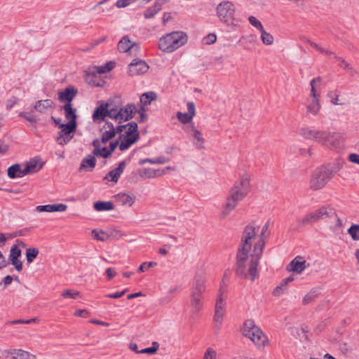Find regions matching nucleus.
Returning <instances> with one entry per match:
<instances>
[{
	"mask_svg": "<svg viewBox=\"0 0 359 359\" xmlns=\"http://www.w3.org/2000/svg\"><path fill=\"white\" fill-rule=\"evenodd\" d=\"M317 297V293L316 290H311L307 294H306L303 299V304H309L313 302Z\"/></svg>",
	"mask_w": 359,
	"mask_h": 359,
	"instance_id": "49530a36",
	"label": "nucleus"
},
{
	"mask_svg": "<svg viewBox=\"0 0 359 359\" xmlns=\"http://www.w3.org/2000/svg\"><path fill=\"white\" fill-rule=\"evenodd\" d=\"M320 220L319 215H318L317 210L306 214L302 219H299L298 222L301 226H304L308 224H311Z\"/></svg>",
	"mask_w": 359,
	"mask_h": 359,
	"instance_id": "72a5a7b5",
	"label": "nucleus"
},
{
	"mask_svg": "<svg viewBox=\"0 0 359 359\" xmlns=\"http://www.w3.org/2000/svg\"><path fill=\"white\" fill-rule=\"evenodd\" d=\"M192 129L194 133L193 137L196 140V142L194 143L197 149H201L203 148L204 143V139L203 137L202 133L201 131L195 129L194 126H192Z\"/></svg>",
	"mask_w": 359,
	"mask_h": 359,
	"instance_id": "58836bf2",
	"label": "nucleus"
},
{
	"mask_svg": "<svg viewBox=\"0 0 359 359\" xmlns=\"http://www.w3.org/2000/svg\"><path fill=\"white\" fill-rule=\"evenodd\" d=\"M93 208L96 211H109L114 208V204L111 201H96L93 204Z\"/></svg>",
	"mask_w": 359,
	"mask_h": 359,
	"instance_id": "f704fd0d",
	"label": "nucleus"
},
{
	"mask_svg": "<svg viewBox=\"0 0 359 359\" xmlns=\"http://www.w3.org/2000/svg\"><path fill=\"white\" fill-rule=\"evenodd\" d=\"M250 182L247 177H243L241 180L236 182L229 191L226 198L223 210L221 212L222 218H225L237 206L249 192Z\"/></svg>",
	"mask_w": 359,
	"mask_h": 359,
	"instance_id": "7ed1b4c3",
	"label": "nucleus"
},
{
	"mask_svg": "<svg viewBox=\"0 0 359 359\" xmlns=\"http://www.w3.org/2000/svg\"><path fill=\"white\" fill-rule=\"evenodd\" d=\"M300 134L306 139L315 140L319 142L322 135H324V131L302 128L300 130Z\"/></svg>",
	"mask_w": 359,
	"mask_h": 359,
	"instance_id": "cd10ccee",
	"label": "nucleus"
},
{
	"mask_svg": "<svg viewBox=\"0 0 359 359\" xmlns=\"http://www.w3.org/2000/svg\"><path fill=\"white\" fill-rule=\"evenodd\" d=\"M74 315L79 317L86 318L88 316V312L86 310L78 309L75 311Z\"/></svg>",
	"mask_w": 359,
	"mask_h": 359,
	"instance_id": "69168bd1",
	"label": "nucleus"
},
{
	"mask_svg": "<svg viewBox=\"0 0 359 359\" xmlns=\"http://www.w3.org/2000/svg\"><path fill=\"white\" fill-rule=\"evenodd\" d=\"M105 273L107 276L108 280H111L116 275V273L114 269H113V268L107 269Z\"/></svg>",
	"mask_w": 359,
	"mask_h": 359,
	"instance_id": "680f3d73",
	"label": "nucleus"
},
{
	"mask_svg": "<svg viewBox=\"0 0 359 359\" xmlns=\"http://www.w3.org/2000/svg\"><path fill=\"white\" fill-rule=\"evenodd\" d=\"M236 7L234 4L229 1H223L216 7V15L219 20L225 25L229 26L233 24L234 20V13Z\"/></svg>",
	"mask_w": 359,
	"mask_h": 359,
	"instance_id": "1a4fd4ad",
	"label": "nucleus"
},
{
	"mask_svg": "<svg viewBox=\"0 0 359 359\" xmlns=\"http://www.w3.org/2000/svg\"><path fill=\"white\" fill-rule=\"evenodd\" d=\"M95 165L96 158L93 156L88 155V156L82 159L79 167V171H92L93 169L95 167Z\"/></svg>",
	"mask_w": 359,
	"mask_h": 359,
	"instance_id": "c756f323",
	"label": "nucleus"
},
{
	"mask_svg": "<svg viewBox=\"0 0 359 359\" xmlns=\"http://www.w3.org/2000/svg\"><path fill=\"white\" fill-rule=\"evenodd\" d=\"M205 278L203 272L196 273L191 289L190 306L193 316H198L203 306L205 291Z\"/></svg>",
	"mask_w": 359,
	"mask_h": 359,
	"instance_id": "20e7f679",
	"label": "nucleus"
},
{
	"mask_svg": "<svg viewBox=\"0 0 359 359\" xmlns=\"http://www.w3.org/2000/svg\"><path fill=\"white\" fill-rule=\"evenodd\" d=\"M248 20H249L250 23L253 27H255V28H257L259 31L262 30V29L264 28L262 25V23H261V22L259 20H258L255 17L250 16L249 18H248Z\"/></svg>",
	"mask_w": 359,
	"mask_h": 359,
	"instance_id": "864d4df0",
	"label": "nucleus"
},
{
	"mask_svg": "<svg viewBox=\"0 0 359 359\" xmlns=\"http://www.w3.org/2000/svg\"><path fill=\"white\" fill-rule=\"evenodd\" d=\"M306 43H309L311 46L316 49L317 50L320 51V53H324L325 48L320 47L317 43L311 41V40H306Z\"/></svg>",
	"mask_w": 359,
	"mask_h": 359,
	"instance_id": "0e129e2a",
	"label": "nucleus"
},
{
	"mask_svg": "<svg viewBox=\"0 0 359 359\" xmlns=\"http://www.w3.org/2000/svg\"><path fill=\"white\" fill-rule=\"evenodd\" d=\"M61 295L64 298L76 299L78 297V296L79 295V292L73 291L71 290H66L62 292Z\"/></svg>",
	"mask_w": 359,
	"mask_h": 359,
	"instance_id": "8fccbe9b",
	"label": "nucleus"
},
{
	"mask_svg": "<svg viewBox=\"0 0 359 359\" xmlns=\"http://www.w3.org/2000/svg\"><path fill=\"white\" fill-rule=\"evenodd\" d=\"M55 103L52 100L46 99L37 101L34 105V109L39 113H44L48 109H53Z\"/></svg>",
	"mask_w": 359,
	"mask_h": 359,
	"instance_id": "c85d7f7f",
	"label": "nucleus"
},
{
	"mask_svg": "<svg viewBox=\"0 0 359 359\" xmlns=\"http://www.w3.org/2000/svg\"><path fill=\"white\" fill-rule=\"evenodd\" d=\"M216 40H217L216 34L214 33H210L203 39V42L205 44L211 45V44H213L214 43H215Z\"/></svg>",
	"mask_w": 359,
	"mask_h": 359,
	"instance_id": "3c124183",
	"label": "nucleus"
},
{
	"mask_svg": "<svg viewBox=\"0 0 359 359\" xmlns=\"http://www.w3.org/2000/svg\"><path fill=\"white\" fill-rule=\"evenodd\" d=\"M138 173L142 177L147 178H154L158 176H161L165 174L164 170L161 169H153V168H144L143 170H140Z\"/></svg>",
	"mask_w": 359,
	"mask_h": 359,
	"instance_id": "7c9ffc66",
	"label": "nucleus"
},
{
	"mask_svg": "<svg viewBox=\"0 0 359 359\" xmlns=\"http://www.w3.org/2000/svg\"><path fill=\"white\" fill-rule=\"evenodd\" d=\"M335 59L336 60L339 62V65L346 70L351 66L346 61H345L343 58L340 57L335 56Z\"/></svg>",
	"mask_w": 359,
	"mask_h": 359,
	"instance_id": "bf43d9fd",
	"label": "nucleus"
},
{
	"mask_svg": "<svg viewBox=\"0 0 359 359\" xmlns=\"http://www.w3.org/2000/svg\"><path fill=\"white\" fill-rule=\"evenodd\" d=\"M60 128L61 130L57 133L56 142L59 145L64 146L73 138L72 133L75 132L76 126L67 123L60 124Z\"/></svg>",
	"mask_w": 359,
	"mask_h": 359,
	"instance_id": "ddd939ff",
	"label": "nucleus"
},
{
	"mask_svg": "<svg viewBox=\"0 0 359 359\" xmlns=\"http://www.w3.org/2000/svg\"><path fill=\"white\" fill-rule=\"evenodd\" d=\"M187 35L183 32H172L159 39L158 47L163 51L172 53L187 42Z\"/></svg>",
	"mask_w": 359,
	"mask_h": 359,
	"instance_id": "423d86ee",
	"label": "nucleus"
},
{
	"mask_svg": "<svg viewBox=\"0 0 359 359\" xmlns=\"http://www.w3.org/2000/svg\"><path fill=\"white\" fill-rule=\"evenodd\" d=\"M100 132L102 133L101 142L103 144H106L109 140L115 137L116 134L118 133L116 128L109 121L105 122L104 125L100 129Z\"/></svg>",
	"mask_w": 359,
	"mask_h": 359,
	"instance_id": "a211bd4d",
	"label": "nucleus"
},
{
	"mask_svg": "<svg viewBox=\"0 0 359 359\" xmlns=\"http://www.w3.org/2000/svg\"><path fill=\"white\" fill-rule=\"evenodd\" d=\"M158 344L156 341L153 342L152 343V346L151 347H149V348H143L142 350L140 351V353H147V354H154L156 352V351L158 350Z\"/></svg>",
	"mask_w": 359,
	"mask_h": 359,
	"instance_id": "09e8293b",
	"label": "nucleus"
},
{
	"mask_svg": "<svg viewBox=\"0 0 359 359\" xmlns=\"http://www.w3.org/2000/svg\"><path fill=\"white\" fill-rule=\"evenodd\" d=\"M170 0H156L154 5L147 8L144 12V17L146 19H151L155 16L163 8V6L169 3Z\"/></svg>",
	"mask_w": 359,
	"mask_h": 359,
	"instance_id": "412c9836",
	"label": "nucleus"
},
{
	"mask_svg": "<svg viewBox=\"0 0 359 359\" xmlns=\"http://www.w3.org/2000/svg\"><path fill=\"white\" fill-rule=\"evenodd\" d=\"M269 222H267L263 226H262V231H261V233L260 235L259 236V238H258V241L255 243V245H257L258 244H263V246H262V245H260L259 246V249L261 250V251L263 252V250L265 247V233L266 231H268L269 230Z\"/></svg>",
	"mask_w": 359,
	"mask_h": 359,
	"instance_id": "e433bc0d",
	"label": "nucleus"
},
{
	"mask_svg": "<svg viewBox=\"0 0 359 359\" xmlns=\"http://www.w3.org/2000/svg\"><path fill=\"white\" fill-rule=\"evenodd\" d=\"M8 176L11 179L22 177L26 175L25 168H22L20 164L15 163L12 165L8 168Z\"/></svg>",
	"mask_w": 359,
	"mask_h": 359,
	"instance_id": "393cba45",
	"label": "nucleus"
},
{
	"mask_svg": "<svg viewBox=\"0 0 359 359\" xmlns=\"http://www.w3.org/2000/svg\"><path fill=\"white\" fill-rule=\"evenodd\" d=\"M118 50L121 53L136 55L140 51V47L137 43L130 41L128 36H124L118 43Z\"/></svg>",
	"mask_w": 359,
	"mask_h": 359,
	"instance_id": "4468645a",
	"label": "nucleus"
},
{
	"mask_svg": "<svg viewBox=\"0 0 359 359\" xmlns=\"http://www.w3.org/2000/svg\"><path fill=\"white\" fill-rule=\"evenodd\" d=\"M348 232L354 241H359V224H353Z\"/></svg>",
	"mask_w": 359,
	"mask_h": 359,
	"instance_id": "a18cd8bd",
	"label": "nucleus"
},
{
	"mask_svg": "<svg viewBox=\"0 0 359 359\" xmlns=\"http://www.w3.org/2000/svg\"><path fill=\"white\" fill-rule=\"evenodd\" d=\"M149 65L144 60L139 58L134 59L128 65V72L131 76H136L146 73Z\"/></svg>",
	"mask_w": 359,
	"mask_h": 359,
	"instance_id": "dca6fc26",
	"label": "nucleus"
},
{
	"mask_svg": "<svg viewBox=\"0 0 359 359\" xmlns=\"http://www.w3.org/2000/svg\"><path fill=\"white\" fill-rule=\"evenodd\" d=\"M169 161V158L164 157V156H159L155 158H144L141 159L139 161V163L140 165H143L146 163H149L151 164H164L165 163H168Z\"/></svg>",
	"mask_w": 359,
	"mask_h": 359,
	"instance_id": "4c0bfd02",
	"label": "nucleus"
},
{
	"mask_svg": "<svg viewBox=\"0 0 359 359\" xmlns=\"http://www.w3.org/2000/svg\"><path fill=\"white\" fill-rule=\"evenodd\" d=\"M92 236L95 239L101 241H105L109 236L102 230L93 229L92 231Z\"/></svg>",
	"mask_w": 359,
	"mask_h": 359,
	"instance_id": "37998d69",
	"label": "nucleus"
},
{
	"mask_svg": "<svg viewBox=\"0 0 359 359\" xmlns=\"http://www.w3.org/2000/svg\"><path fill=\"white\" fill-rule=\"evenodd\" d=\"M339 139L340 135L339 134L324 131V135H322L319 142L330 149H334L339 146Z\"/></svg>",
	"mask_w": 359,
	"mask_h": 359,
	"instance_id": "2eb2a0df",
	"label": "nucleus"
},
{
	"mask_svg": "<svg viewBox=\"0 0 359 359\" xmlns=\"http://www.w3.org/2000/svg\"><path fill=\"white\" fill-rule=\"evenodd\" d=\"M12 265L14 266L15 269L18 271H21L22 270V262L19 260L18 258L17 259H9Z\"/></svg>",
	"mask_w": 359,
	"mask_h": 359,
	"instance_id": "6e6d98bb",
	"label": "nucleus"
},
{
	"mask_svg": "<svg viewBox=\"0 0 359 359\" xmlns=\"http://www.w3.org/2000/svg\"><path fill=\"white\" fill-rule=\"evenodd\" d=\"M216 352L212 348H208L205 353L203 359H216Z\"/></svg>",
	"mask_w": 359,
	"mask_h": 359,
	"instance_id": "4d7b16f0",
	"label": "nucleus"
},
{
	"mask_svg": "<svg viewBox=\"0 0 359 359\" xmlns=\"http://www.w3.org/2000/svg\"><path fill=\"white\" fill-rule=\"evenodd\" d=\"M116 130L118 133L126 130L125 135H119V140H121L119 145V149L121 151L128 149L132 144L136 142L140 137L137 123L135 121H131L126 125L118 126Z\"/></svg>",
	"mask_w": 359,
	"mask_h": 359,
	"instance_id": "0eeeda50",
	"label": "nucleus"
},
{
	"mask_svg": "<svg viewBox=\"0 0 359 359\" xmlns=\"http://www.w3.org/2000/svg\"><path fill=\"white\" fill-rule=\"evenodd\" d=\"M260 245L254 246L253 254L249 256V252L238 251L236 255V273L242 278L254 280L257 276V266L262 255V251L259 248Z\"/></svg>",
	"mask_w": 359,
	"mask_h": 359,
	"instance_id": "f03ea898",
	"label": "nucleus"
},
{
	"mask_svg": "<svg viewBox=\"0 0 359 359\" xmlns=\"http://www.w3.org/2000/svg\"><path fill=\"white\" fill-rule=\"evenodd\" d=\"M60 110H63L65 116L68 123L76 126V109L73 108L72 104H65L60 107Z\"/></svg>",
	"mask_w": 359,
	"mask_h": 359,
	"instance_id": "5701e85b",
	"label": "nucleus"
},
{
	"mask_svg": "<svg viewBox=\"0 0 359 359\" xmlns=\"http://www.w3.org/2000/svg\"><path fill=\"white\" fill-rule=\"evenodd\" d=\"M156 98V93L153 92L145 93L140 97V102L144 105L149 104L151 102Z\"/></svg>",
	"mask_w": 359,
	"mask_h": 359,
	"instance_id": "ea45409f",
	"label": "nucleus"
},
{
	"mask_svg": "<svg viewBox=\"0 0 359 359\" xmlns=\"http://www.w3.org/2000/svg\"><path fill=\"white\" fill-rule=\"evenodd\" d=\"M38 163L39 161L34 158L29 161L24 167L26 175L38 172L41 168V165L38 166Z\"/></svg>",
	"mask_w": 359,
	"mask_h": 359,
	"instance_id": "c9c22d12",
	"label": "nucleus"
},
{
	"mask_svg": "<svg viewBox=\"0 0 359 359\" xmlns=\"http://www.w3.org/2000/svg\"><path fill=\"white\" fill-rule=\"evenodd\" d=\"M4 355L11 359H29L30 353L22 349L9 348L4 351Z\"/></svg>",
	"mask_w": 359,
	"mask_h": 359,
	"instance_id": "4be33fe9",
	"label": "nucleus"
},
{
	"mask_svg": "<svg viewBox=\"0 0 359 359\" xmlns=\"http://www.w3.org/2000/svg\"><path fill=\"white\" fill-rule=\"evenodd\" d=\"M257 229L258 226H255L253 222L250 223L245 227L238 251L250 252L252 243L256 238Z\"/></svg>",
	"mask_w": 359,
	"mask_h": 359,
	"instance_id": "9b49d317",
	"label": "nucleus"
},
{
	"mask_svg": "<svg viewBox=\"0 0 359 359\" xmlns=\"http://www.w3.org/2000/svg\"><path fill=\"white\" fill-rule=\"evenodd\" d=\"M306 262L304 257L301 256H297L294 258L289 265L287 266V269L289 271H293L298 274L302 273L306 268Z\"/></svg>",
	"mask_w": 359,
	"mask_h": 359,
	"instance_id": "6ab92c4d",
	"label": "nucleus"
},
{
	"mask_svg": "<svg viewBox=\"0 0 359 359\" xmlns=\"http://www.w3.org/2000/svg\"><path fill=\"white\" fill-rule=\"evenodd\" d=\"M337 172L334 168L330 166L318 168L311 176L310 188L315 191L323 189Z\"/></svg>",
	"mask_w": 359,
	"mask_h": 359,
	"instance_id": "6e6552de",
	"label": "nucleus"
},
{
	"mask_svg": "<svg viewBox=\"0 0 359 359\" xmlns=\"http://www.w3.org/2000/svg\"><path fill=\"white\" fill-rule=\"evenodd\" d=\"M115 197L122 205L132 206L135 201V196L133 194L126 193H119Z\"/></svg>",
	"mask_w": 359,
	"mask_h": 359,
	"instance_id": "473e14b6",
	"label": "nucleus"
},
{
	"mask_svg": "<svg viewBox=\"0 0 359 359\" xmlns=\"http://www.w3.org/2000/svg\"><path fill=\"white\" fill-rule=\"evenodd\" d=\"M37 321H38V319L36 318H31L29 320L19 319V320L8 321V323H11V324H20V323L32 324V323H36Z\"/></svg>",
	"mask_w": 359,
	"mask_h": 359,
	"instance_id": "5fc2aeb1",
	"label": "nucleus"
},
{
	"mask_svg": "<svg viewBox=\"0 0 359 359\" xmlns=\"http://www.w3.org/2000/svg\"><path fill=\"white\" fill-rule=\"evenodd\" d=\"M93 154L95 156H102L103 158H108L111 154V151L107 147L93 149Z\"/></svg>",
	"mask_w": 359,
	"mask_h": 359,
	"instance_id": "c03bdc74",
	"label": "nucleus"
},
{
	"mask_svg": "<svg viewBox=\"0 0 359 359\" xmlns=\"http://www.w3.org/2000/svg\"><path fill=\"white\" fill-rule=\"evenodd\" d=\"M348 160L352 163L359 165V155L357 154H350L348 156Z\"/></svg>",
	"mask_w": 359,
	"mask_h": 359,
	"instance_id": "e2e57ef3",
	"label": "nucleus"
},
{
	"mask_svg": "<svg viewBox=\"0 0 359 359\" xmlns=\"http://www.w3.org/2000/svg\"><path fill=\"white\" fill-rule=\"evenodd\" d=\"M283 289H284L283 284H280L279 286L276 287L274 289L273 294L275 296H280L283 293Z\"/></svg>",
	"mask_w": 359,
	"mask_h": 359,
	"instance_id": "774afa93",
	"label": "nucleus"
},
{
	"mask_svg": "<svg viewBox=\"0 0 359 359\" xmlns=\"http://www.w3.org/2000/svg\"><path fill=\"white\" fill-rule=\"evenodd\" d=\"M322 81L320 76H318L312 79L310 82L311 93L308 99L306 105V111L312 115H317L320 109V95L316 93V85L320 84Z\"/></svg>",
	"mask_w": 359,
	"mask_h": 359,
	"instance_id": "9d476101",
	"label": "nucleus"
},
{
	"mask_svg": "<svg viewBox=\"0 0 359 359\" xmlns=\"http://www.w3.org/2000/svg\"><path fill=\"white\" fill-rule=\"evenodd\" d=\"M130 0H118L115 5L118 8H126L130 4Z\"/></svg>",
	"mask_w": 359,
	"mask_h": 359,
	"instance_id": "13d9d810",
	"label": "nucleus"
},
{
	"mask_svg": "<svg viewBox=\"0 0 359 359\" xmlns=\"http://www.w3.org/2000/svg\"><path fill=\"white\" fill-rule=\"evenodd\" d=\"M67 206L63 203L59 204H48L45 205H39L36 207V210L38 212H64L67 210Z\"/></svg>",
	"mask_w": 359,
	"mask_h": 359,
	"instance_id": "b1692460",
	"label": "nucleus"
},
{
	"mask_svg": "<svg viewBox=\"0 0 359 359\" xmlns=\"http://www.w3.org/2000/svg\"><path fill=\"white\" fill-rule=\"evenodd\" d=\"M78 90L73 86H68L63 90L57 93L58 100L61 103L72 104V100L78 94Z\"/></svg>",
	"mask_w": 359,
	"mask_h": 359,
	"instance_id": "f3484780",
	"label": "nucleus"
},
{
	"mask_svg": "<svg viewBox=\"0 0 359 359\" xmlns=\"http://www.w3.org/2000/svg\"><path fill=\"white\" fill-rule=\"evenodd\" d=\"M126 162L124 161H121L118 163V165L116 168L111 170L105 177L104 180H108L109 177L111 178V181L114 182H117L121 175L123 173L125 168H126Z\"/></svg>",
	"mask_w": 359,
	"mask_h": 359,
	"instance_id": "bb28decb",
	"label": "nucleus"
},
{
	"mask_svg": "<svg viewBox=\"0 0 359 359\" xmlns=\"http://www.w3.org/2000/svg\"><path fill=\"white\" fill-rule=\"evenodd\" d=\"M137 111V107L134 104H128L123 107H120L112 106L108 102H102L95 108L93 114V120L95 123H100L108 116L121 124L133 118Z\"/></svg>",
	"mask_w": 359,
	"mask_h": 359,
	"instance_id": "f257e3e1",
	"label": "nucleus"
},
{
	"mask_svg": "<svg viewBox=\"0 0 359 359\" xmlns=\"http://www.w3.org/2000/svg\"><path fill=\"white\" fill-rule=\"evenodd\" d=\"M18 101V99L15 97H12L8 100L6 103V109H11Z\"/></svg>",
	"mask_w": 359,
	"mask_h": 359,
	"instance_id": "052dcab7",
	"label": "nucleus"
},
{
	"mask_svg": "<svg viewBox=\"0 0 359 359\" xmlns=\"http://www.w3.org/2000/svg\"><path fill=\"white\" fill-rule=\"evenodd\" d=\"M39 254V250L36 248H27L26 250V258L27 262L30 264L37 257Z\"/></svg>",
	"mask_w": 359,
	"mask_h": 359,
	"instance_id": "79ce46f5",
	"label": "nucleus"
},
{
	"mask_svg": "<svg viewBox=\"0 0 359 359\" xmlns=\"http://www.w3.org/2000/svg\"><path fill=\"white\" fill-rule=\"evenodd\" d=\"M115 67V62L110 61L102 65L100 67H95L93 70H90L88 73V76L92 75L93 76H96L97 74H102L107 73L111 69H113Z\"/></svg>",
	"mask_w": 359,
	"mask_h": 359,
	"instance_id": "a878e982",
	"label": "nucleus"
},
{
	"mask_svg": "<svg viewBox=\"0 0 359 359\" xmlns=\"http://www.w3.org/2000/svg\"><path fill=\"white\" fill-rule=\"evenodd\" d=\"M241 332L258 348H263L269 344L268 337L252 320L248 319L244 322Z\"/></svg>",
	"mask_w": 359,
	"mask_h": 359,
	"instance_id": "39448f33",
	"label": "nucleus"
},
{
	"mask_svg": "<svg viewBox=\"0 0 359 359\" xmlns=\"http://www.w3.org/2000/svg\"><path fill=\"white\" fill-rule=\"evenodd\" d=\"M20 116L24 118L27 121L31 122V123H36L38 121V118L35 116H33L28 112H25V111L20 112Z\"/></svg>",
	"mask_w": 359,
	"mask_h": 359,
	"instance_id": "603ef678",
	"label": "nucleus"
},
{
	"mask_svg": "<svg viewBox=\"0 0 359 359\" xmlns=\"http://www.w3.org/2000/svg\"><path fill=\"white\" fill-rule=\"evenodd\" d=\"M22 255V250L16 245H13L10 250L8 259H17Z\"/></svg>",
	"mask_w": 359,
	"mask_h": 359,
	"instance_id": "de8ad7c7",
	"label": "nucleus"
},
{
	"mask_svg": "<svg viewBox=\"0 0 359 359\" xmlns=\"http://www.w3.org/2000/svg\"><path fill=\"white\" fill-rule=\"evenodd\" d=\"M261 32V39L264 44L266 45H271L273 43V36L269 32H266L263 28L262 30H260Z\"/></svg>",
	"mask_w": 359,
	"mask_h": 359,
	"instance_id": "a19ab883",
	"label": "nucleus"
},
{
	"mask_svg": "<svg viewBox=\"0 0 359 359\" xmlns=\"http://www.w3.org/2000/svg\"><path fill=\"white\" fill-rule=\"evenodd\" d=\"M124 295V292H117L114 294H108L106 295L108 298L118 299Z\"/></svg>",
	"mask_w": 359,
	"mask_h": 359,
	"instance_id": "338daca9",
	"label": "nucleus"
},
{
	"mask_svg": "<svg viewBox=\"0 0 359 359\" xmlns=\"http://www.w3.org/2000/svg\"><path fill=\"white\" fill-rule=\"evenodd\" d=\"M320 219L337 216L336 210L330 205H324L316 210Z\"/></svg>",
	"mask_w": 359,
	"mask_h": 359,
	"instance_id": "2f4dec72",
	"label": "nucleus"
},
{
	"mask_svg": "<svg viewBox=\"0 0 359 359\" xmlns=\"http://www.w3.org/2000/svg\"><path fill=\"white\" fill-rule=\"evenodd\" d=\"M187 113L178 111L177 113V119L182 123H189L196 114V107L193 102H189L187 104Z\"/></svg>",
	"mask_w": 359,
	"mask_h": 359,
	"instance_id": "aec40b11",
	"label": "nucleus"
},
{
	"mask_svg": "<svg viewBox=\"0 0 359 359\" xmlns=\"http://www.w3.org/2000/svg\"><path fill=\"white\" fill-rule=\"evenodd\" d=\"M226 295L222 289L219 290L215 306L214 321L215 327L219 330L225 313Z\"/></svg>",
	"mask_w": 359,
	"mask_h": 359,
	"instance_id": "f8f14e48",
	"label": "nucleus"
}]
</instances>
